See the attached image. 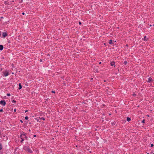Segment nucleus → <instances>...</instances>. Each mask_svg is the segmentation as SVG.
I'll return each instance as SVG.
<instances>
[{
  "mask_svg": "<svg viewBox=\"0 0 154 154\" xmlns=\"http://www.w3.org/2000/svg\"><path fill=\"white\" fill-rule=\"evenodd\" d=\"M23 149L24 150L27 151L29 153H32V151L31 149L29 148L28 146H25L24 147Z\"/></svg>",
  "mask_w": 154,
  "mask_h": 154,
  "instance_id": "f257e3e1",
  "label": "nucleus"
},
{
  "mask_svg": "<svg viewBox=\"0 0 154 154\" xmlns=\"http://www.w3.org/2000/svg\"><path fill=\"white\" fill-rule=\"evenodd\" d=\"M106 91L107 93L108 94H111L113 93L112 92V91L109 88Z\"/></svg>",
  "mask_w": 154,
  "mask_h": 154,
  "instance_id": "f03ea898",
  "label": "nucleus"
},
{
  "mask_svg": "<svg viewBox=\"0 0 154 154\" xmlns=\"http://www.w3.org/2000/svg\"><path fill=\"white\" fill-rule=\"evenodd\" d=\"M0 104L3 106H5L6 104V102L5 100H1L0 101Z\"/></svg>",
  "mask_w": 154,
  "mask_h": 154,
  "instance_id": "7ed1b4c3",
  "label": "nucleus"
},
{
  "mask_svg": "<svg viewBox=\"0 0 154 154\" xmlns=\"http://www.w3.org/2000/svg\"><path fill=\"white\" fill-rule=\"evenodd\" d=\"M3 73L5 76H7L9 75L8 72L7 71L4 72Z\"/></svg>",
  "mask_w": 154,
  "mask_h": 154,
  "instance_id": "20e7f679",
  "label": "nucleus"
},
{
  "mask_svg": "<svg viewBox=\"0 0 154 154\" xmlns=\"http://www.w3.org/2000/svg\"><path fill=\"white\" fill-rule=\"evenodd\" d=\"M2 35L4 38H5L7 35V33L5 32H3L2 33Z\"/></svg>",
  "mask_w": 154,
  "mask_h": 154,
  "instance_id": "39448f33",
  "label": "nucleus"
},
{
  "mask_svg": "<svg viewBox=\"0 0 154 154\" xmlns=\"http://www.w3.org/2000/svg\"><path fill=\"white\" fill-rule=\"evenodd\" d=\"M152 81V78L150 77H149L148 79V80H147V82H151Z\"/></svg>",
  "mask_w": 154,
  "mask_h": 154,
  "instance_id": "423d86ee",
  "label": "nucleus"
},
{
  "mask_svg": "<svg viewBox=\"0 0 154 154\" xmlns=\"http://www.w3.org/2000/svg\"><path fill=\"white\" fill-rule=\"evenodd\" d=\"M111 66H113L115 64V62L114 61H112L110 63Z\"/></svg>",
  "mask_w": 154,
  "mask_h": 154,
  "instance_id": "0eeeda50",
  "label": "nucleus"
},
{
  "mask_svg": "<svg viewBox=\"0 0 154 154\" xmlns=\"http://www.w3.org/2000/svg\"><path fill=\"white\" fill-rule=\"evenodd\" d=\"M3 48V46L2 45H0V50H2Z\"/></svg>",
  "mask_w": 154,
  "mask_h": 154,
  "instance_id": "6e6552de",
  "label": "nucleus"
},
{
  "mask_svg": "<svg viewBox=\"0 0 154 154\" xmlns=\"http://www.w3.org/2000/svg\"><path fill=\"white\" fill-rule=\"evenodd\" d=\"M19 89L20 90V89H21L22 88V86L20 83H19Z\"/></svg>",
  "mask_w": 154,
  "mask_h": 154,
  "instance_id": "1a4fd4ad",
  "label": "nucleus"
},
{
  "mask_svg": "<svg viewBox=\"0 0 154 154\" xmlns=\"http://www.w3.org/2000/svg\"><path fill=\"white\" fill-rule=\"evenodd\" d=\"M147 39V38L146 37V36H144V40L145 41H146Z\"/></svg>",
  "mask_w": 154,
  "mask_h": 154,
  "instance_id": "9d476101",
  "label": "nucleus"
},
{
  "mask_svg": "<svg viewBox=\"0 0 154 154\" xmlns=\"http://www.w3.org/2000/svg\"><path fill=\"white\" fill-rule=\"evenodd\" d=\"M127 120L129 122L131 120V119L130 118L127 117Z\"/></svg>",
  "mask_w": 154,
  "mask_h": 154,
  "instance_id": "9b49d317",
  "label": "nucleus"
},
{
  "mask_svg": "<svg viewBox=\"0 0 154 154\" xmlns=\"http://www.w3.org/2000/svg\"><path fill=\"white\" fill-rule=\"evenodd\" d=\"M112 40H110L109 41V44H111L112 43Z\"/></svg>",
  "mask_w": 154,
  "mask_h": 154,
  "instance_id": "f8f14e48",
  "label": "nucleus"
},
{
  "mask_svg": "<svg viewBox=\"0 0 154 154\" xmlns=\"http://www.w3.org/2000/svg\"><path fill=\"white\" fill-rule=\"evenodd\" d=\"M40 120H41V119H42L43 120H45V118L43 117H41V118H40Z\"/></svg>",
  "mask_w": 154,
  "mask_h": 154,
  "instance_id": "ddd939ff",
  "label": "nucleus"
},
{
  "mask_svg": "<svg viewBox=\"0 0 154 154\" xmlns=\"http://www.w3.org/2000/svg\"><path fill=\"white\" fill-rule=\"evenodd\" d=\"M127 63V61H125L124 62V63L125 64V65H126Z\"/></svg>",
  "mask_w": 154,
  "mask_h": 154,
  "instance_id": "4468645a",
  "label": "nucleus"
},
{
  "mask_svg": "<svg viewBox=\"0 0 154 154\" xmlns=\"http://www.w3.org/2000/svg\"><path fill=\"white\" fill-rule=\"evenodd\" d=\"M25 119L26 120H27L28 119V117L27 116H26L25 117Z\"/></svg>",
  "mask_w": 154,
  "mask_h": 154,
  "instance_id": "2eb2a0df",
  "label": "nucleus"
},
{
  "mask_svg": "<svg viewBox=\"0 0 154 154\" xmlns=\"http://www.w3.org/2000/svg\"><path fill=\"white\" fill-rule=\"evenodd\" d=\"M112 125H115V124H116V122H113L112 123Z\"/></svg>",
  "mask_w": 154,
  "mask_h": 154,
  "instance_id": "dca6fc26",
  "label": "nucleus"
},
{
  "mask_svg": "<svg viewBox=\"0 0 154 154\" xmlns=\"http://www.w3.org/2000/svg\"><path fill=\"white\" fill-rule=\"evenodd\" d=\"M12 102L14 103H15L16 102V101H15L14 100H13Z\"/></svg>",
  "mask_w": 154,
  "mask_h": 154,
  "instance_id": "f3484780",
  "label": "nucleus"
},
{
  "mask_svg": "<svg viewBox=\"0 0 154 154\" xmlns=\"http://www.w3.org/2000/svg\"><path fill=\"white\" fill-rule=\"evenodd\" d=\"M144 122H145V120H144V119H143V120L142 121V122L144 123Z\"/></svg>",
  "mask_w": 154,
  "mask_h": 154,
  "instance_id": "a211bd4d",
  "label": "nucleus"
},
{
  "mask_svg": "<svg viewBox=\"0 0 154 154\" xmlns=\"http://www.w3.org/2000/svg\"><path fill=\"white\" fill-rule=\"evenodd\" d=\"M7 95L8 96H10V94H7Z\"/></svg>",
  "mask_w": 154,
  "mask_h": 154,
  "instance_id": "6ab92c4d",
  "label": "nucleus"
},
{
  "mask_svg": "<svg viewBox=\"0 0 154 154\" xmlns=\"http://www.w3.org/2000/svg\"><path fill=\"white\" fill-rule=\"evenodd\" d=\"M3 109H1L0 110V112H3Z\"/></svg>",
  "mask_w": 154,
  "mask_h": 154,
  "instance_id": "aec40b11",
  "label": "nucleus"
},
{
  "mask_svg": "<svg viewBox=\"0 0 154 154\" xmlns=\"http://www.w3.org/2000/svg\"><path fill=\"white\" fill-rule=\"evenodd\" d=\"M21 139H22V140L21 141V142H22L24 140L22 138Z\"/></svg>",
  "mask_w": 154,
  "mask_h": 154,
  "instance_id": "412c9836",
  "label": "nucleus"
},
{
  "mask_svg": "<svg viewBox=\"0 0 154 154\" xmlns=\"http://www.w3.org/2000/svg\"><path fill=\"white\" fill-rule=\"evenodd\" d=\"M79 24H80V25L81 24H82V23H81V22H79Z\"/></svg>",
  "mask_w": 154,
  "mask_h": 154,
  "instance_id": "4be33fe9",
  "label": "nucleus"
},
{
  "mask_svg": "<svg viewBox=\"0 0 154 154\" xmlns=\"http://www.w3.org/2000/svg\"><path fill=\"white\" fill-rule=\"evenodd\" d=\"M52 93H55V92L54 91H52Z\"/></svg>",
  "mask_w": 154,
  "mask_h": 154,
  "instance_id": "5701e85b",
  "label": "nucleus"
},
{
  "mask_svg": "<svg viewBox=\"0 0 154 154\" xmlns=\"http://www.w3.org/2000/svg\"><path fill=\"white\" fill-rule=\"evenodd\" d=\"M153 146V144H151V147H152V146Z\"/></svg>",
  "mask_w": 154,
  "mask_h": 154,
  "instance_id": "b1692460",
  "label": "nucleus"
},
{
  "mask_svg": "<svg viewBox=\"0 0 154 154\" xmlns=\"http://www.w3.org/2000/svg\"><path fill=\"white\" fill-rule=\"evenodd\" d=\"M2 34V32L1 31H0V35H1Z\"/></svg>",
  "mask_w": 154,
  "mask_h": 154,
  "instance_id": "393cba45",
  "label": "nucleus"
},
{
  "mask_svg": "<svg viewBox=\"0 0 154 154\" xmlns=\"http://www.w3.org/2000/svg\"><path fill=\"white\" fill-rule=\"evenodd\" d=\"M16 109H14V112H16Z\"/></svg>",
  "mask_w": 154,
  "mask_h": 154,
  "instance_id": "a878e982",
  "label": "nucleus"
},
{
  "mask_svg": "<svg viewBox=\"0 0 154 154\" xmlns=\"http://www.w3.org/2000/svg\"><path fill=\"white\" fill-rule=\"evenodd\" d=\"M33 136H34V137H36V135H33Z\"/></svg>",
  "mask_w": 154,
  "mask_h": 154,
  "instance_id": "bb28decb",
  "label": "nucleus"
},
{
  "mask_svg": "<svg viewBox=\"0 0 154 154\" xmlns=\"http://www.w3.org/2000/svg\"><path fill=\"white\" fill-rule=\"evenodd\" d=\"M24 12H23L22 13V14H23V15H24Z\"/></svg>",
  "mask_w": 154,
  "mask_h": 154,
  "instance_id": "cd10ccee",
  "label": "nucleus"
},
{
  "mask_svg": "<svg viewBox=\"0 0 154 154\" xmlns=\"http://www.w3.org/2000/svg\"><path fill=\"white\" fill-rule=\"evenodd\" d=\"M28 110H26L25 112H28Z\"/></svg>",
  "mask_w": 154,
  "mask_h": 154,
  "instance_id": "c85d7f7f",
  "label": "nucleus"
},
{
  "mask_svg": "<svg viewBox=\"0 0 154 154\" xmlns=\"http://www.w3.org/2000/svg\"><path fill=\"white\" fill-rule=\"evenodd\" d=\"M91 80H92L93 79V78H91Z\"/></svg>",
  "mask_w": 154,
  "mask_h": 154,
  "instance_id": "c756f323",
  "label": "nucleus"
},
{
  "mask_svg": "<svg viewBox=\"0 0 154 154\" xmlns=\"http://www.w3.org/2000/svg\"><path fill=\"white\" fill-rule=\"evenodd\" d=\"M42 61V59H40V61L41 62V61Z\"/></svg>",
  "mask_w": 154,
  "mask_h": 154,
  "instance_id": "7c9ffc66",
  "label": "nucleus"
},
{
  "mask_svg": "<svg viewBox=\"0 0 154 154\" xmlns=\"http://www.w3.org/2000/svg\"><path fill=\"white\" fill-rule=\"evenodd\" d=\"M20 122H23L21 120H20Z\"/></svg>",
  "mask_w": 154,
  "mask_h": 154,
  "instance_id": "2f4dec72",
  "label": "nucleus"
},
{
  "mask_svg": "<svg viewBox=\"0 0 154 154\" xmlns=\"http://www.w3.org/2000/svg\"><path fill=\"white\" fill-rule=\"evenodd\" d=\"M147 116H148V117H149V115H147Z\"/></svg>",
  "mask_w": 154,
  "mask_h": 154,
  "instance_id": "473e14b6",
  "label": "nucleus"
},
{
  "mask_svg": "<svg viewBox=\"0 0 154 154\" xmlns=\"http://www.w3.org/2000/svg\"><path fill=\"white\" fill-rule=\"evenodd\" d=\"M149 26H152V25H150Z\"/></svg>",
  "mask_w": 154,
  "mask_h": 154,
  "instance_id": "72a5a7b5",
  "label": "nucleus"
},
{
  "mask_svg": "<svg viewBox=\"0 0 154 154\" xmlns=\"http://www.w3.org/2000/svg\"><path fill=\"white\" fill-rule=\"evenodd\" d=\"M48 56H49V54H48Z\"/></svg>",
  "mask_w": 154,
  "mask_h": 154,
  "instance_id": "f704fd0d",
  "label": "nucleus"
},
{
  "mask_svg": "<svg viewBox=\"0 0 154 154\" xmlns=\"http://www.w3.org/2000/svg\"><path fill=\"white\" fill-rule=\"evenodd\" d=\"M104 45H106V44H105V43H104Z\"/></svg>",
  "mask_w": 154,
  "mask_h": 154,
  "instance_id": "c9c22d12",
  "label": "nucleus"
},
{
  "mask_svg": "<svg viewBox=\"0 0 154 154\" xmlns=\"http://www.w3.org/2000/svg\"><path fill=\"white\" fill-rule=\"evenodd\" d=\"M104 82H106V80H104Z\"/></svg>",
  "mask_w": 154,
  "mask_h": 154,
  "instance_id": "e433bc0d",
  "label": "nucleus"
},
{
  "mask_svg": "<svg viewBox=\"0 0 154 154\" xmlns=\"http://www.w3.org/2000/svg\"><path fill=\"white\" fill-rule=\"evenodd\" d=\"M133 95H134V96L135 95V94H133Z\"/></svg>",
  "mask_w": 154,
  "mask_h": 154,
  "instance_id": "4c0bfd02",
  "label": "nucleus"
},
{
  "mask_svg": "<svg viewBox=\"0 0 154 154\" xmlns=\"http://www.w3.org/2000/svg\"><path fill=\"white\" fill-rule=\"evenodd\" d=\"M101 63V62H100V64Z\"/></svg>",
  "mask_w": 154,
  "mask_h": 154,
  "instance_id": "58836bf2",
  "label": "nucleus"
},
{
  "mask_svg": "<svg viewBox=\"0 0 154 154\" xmlns=\"http://www.w3.org/2000/svg\"><path fill=\"white\" fill-rule=\"evenodd\" d=\"M153 26H154V24H153Z\"/></svg>",
  "mask_w": 154,
  "mask_h": 154,
  "instance_id": "ea45409f",
  "label": "nucleus"
}]
</instances>
